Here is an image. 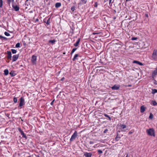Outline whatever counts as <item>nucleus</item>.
<instances>
[{
  "mask_svg": "<svg viewBox=\"0 0 157 157\" xmlns=\"http://www.w3.org/2000/svg\"><path fill=\"white\" fill-rule=\"evenodd\" d=\"M64 79V78H62V80H63V79Z\"/></svg>",
  "mask_w": 157,
  "mask_h": 157,
  "instance_id": "603ef678",
  "label": "nucleus"
},
{
  "mask_svg": "<svg viewBox=\"0 0 157 157\" xmlns=\"http://www.w3.org/2000/svg\"><path fill=\"white\" fill-rule=\"evenodd\" d=\"M150 59L154 61L157 60V49H155L153 50Z\"/></svg>",
  "mask_w": 157,
  "mask_h": 157,
  "instance_id": "7ed1b4c3",
  "label": "nucleus"
},
{
  "mask_svg": "<svg viewBox=\"0 0 157 157\" xmlns=\"http://www.w3.org/2000/svg\"><path fill=\"white\" fill-rule=\"evenodd\" d=\"M22 136L24 137L25 138L26 137V136L25 133H24L23 135H22Z\"/></svg>",
  "mask_w": 157,
  "mask_h": 157,
  "instance_id": "ea45409f",
  "label": "nucleus"
},
{
  "mask_svg": "<svg viewBox=\"0 0 157 157\" xmlns=\"http://www.w3.org/2000/svg\"><path fill=\"white\" fill-rule=\"evenodd\" d=\"M98 6L97 3V2H95V5H94V7H97Z\"/></svg>",
  "mask_w": 157,
  "mask_h": 157,
  "instance_id": "e433bc0d",
  "label": "nucleus"
},
{
  "mask_svg": "<svg viewBox=\"0 0 157 157\" xmlns=\"http://www.w3.org/2000/svg\"><path fill=\"white\" fill-rule=\"evenodd\" d=\"M55 100H54L51 103V105H52L54 101Z\"/></svg>",
  "mask_w": 157,
  "mask_h": 157,
  "instance_id": "79ce46f5",
  "label": "nucleus"
},
{
  "mask_svg": "<svg viewBox=\"0 0 157 157\" xmlns=\"http://www.w3.org/2000/svg\"><path fill=\"white\" fill-rule=\"evenodd\" d=\"M36 56L34 55H33L32 56V59H31L32 61L33 62V63H34L36 61Z\"/></svg>",
  "mask_w": 157,
  "mask_h": 157,
  "instance_id": "9d476101",
  "label": "nucleus"
},
{
  "mask_svg": "<svg viewBox=\"0 0 157 157\" xmlns=\"http://www.w3.org/2000/svg\"><path fill=\"white\" fill-rule=\"evenodd\" d=\"M92 154L91 153H86L84 154L86 157H91Z\"/></svg>",
  "mask_w": 157,
  "mask_h": 157,
  "instance_id": "dca6fc26",
  "label": "nucleus"
},
{
  "mask_svg": "<svg viewBox=\"0 0 157 157\" xmlns=\"http://www.w3.org/2000/svg\"><path fill=\"white\" fill-rule=\"evenodd\" d=\"M152 75L153 76H155L157 75V67H156L155 70L152 72Z\"/></svg>",
  "mask_w": 157,
  "mask_h": 157,
  "instance_id": "9b49d317",
  "label": "nucleus"
},
{
  "mask_svg": "<svg viewBox=\"0 0 157 157\" xmlns=\"http://www.w3.org/2000/svg\"><path fill=\"white\" fill-rule=\"evenodd\" d=\"M98 34V33H93V34H94V35H95V34Z\"/></svg>",
  "mask_w": 157,
  "mask_h": 157,
  "instance_id": "c03bdc74",
  "label": "nucleus"
},
{
  "mask_svg": "<svg viewBox=\"0 0 157 157\" xmlns=\"http://www.w3.org/2000/svg\"><path fill=\"white\" fill-rule=\"evenodd\" d=\"M7 54H8V58L9 59H10L12 57L11 52L10 51H7Z\"/></svg>",
  "mask_w": 157,
  "mask_h": 157,
  "instance_id": "f8f14e48",
  "label": "nucleus"
},
{
  "mask_svg": "<svg viewBox=\"0 0 157 157\" xmlns=\"http://www.w3.org/2000/svg\"><path fill=\"white\" fill-rule=\"evenodd\" d=\"M11 51L13 54H15L17 52V51L14 49H12Z\"/></svg>",
  "mask_w": 157,
  "mask_h": 157,
  "instance_id": "a878e982",
  "label": "nucleus"
},
{
  "mask_svg": "<svg viewBox=\"0 0 157 157\" xmlns=\"http://www.w3.org/2000/svg\"><path fill=\"white\" fill-rule=\"evenodd\" d=\"M19 57L18 55H15L13 56V61L14 62L17 60Z\"/></svg>",
  "mask_w": 157,
  "mask_h": 157,
  "instance_id": "0eeeda50",
  "label": "nucleus"
},
{
  "mask_svg": "<svg viewBox=\"0 0 157 157\" xmlns=\"http://www.w3.org/2000/svg\"><path fill=\"white\" fill-rule=\"evenodd\" d=\"M117 136H116V137L115 138V140L116 141H118L119 140L120 138H121V137L122 135H119V132L117 131Z\"/></svg>",
  "mask_w": 157,
  "mask_h": 157,
  "instance_id": "6e6552de",
  "label": "nucleus"
},
{
  "mask_svg": "<svg viewBox=\"0 0 157 157\" xmlns=\"http://www.w3.org/2000/svg\"><path fill=\"white\" fill-rule=\"evenodd\" d=\"M120 86L118 85H115L111 87V88L113 90H117L120 88Z\"/></svg>",
  "mask_w": 157,
  "mask_h": 157,
  "instance_id": "423d86ee",
  "label": "nucleus"
},
{
  "mask_svg": "<svg viewBox=\"0 0 157 157\" xmlns=\"http://www.w3.org/2000/svg\"><path fill=\"white\" fill-rule=\"evenodd\" d=\"M15 47L17 48H19L20 47V43H17L15 46Z\"/></svg>",
  "mask_w": 157,
  "mask_h": 157,
  "instance_id": "c756f323",
  "label": "nucleus"
},
{
  "mask_svg": "<svg viewBox=\"0 0 157 157\" xmlns=\"http://www.w3.org/2000/svg\"><path fill=\"white\" fill-rule=\"evenodd\" d=\"M13 101L15 103H16L17 101V98L14 97L13 98Z\"/></svg>",
  "mask_w": 157,
  "mask_h": 157,
  "instance_id": "cd10ccee",
  "label": "nucleus"
},
{
  "mask_svg": "<svg viewBox=\"0 0 157 157\" xmlns=\"http://www.w3.org/2000/svg\"><path fill=\"white\" fill-rule=\"evenodd\" d=\"M4 74L6 75H7L8 74L9 71L7 69H6L4 71Z\"/></svg>",
  "mask_w": 157,
  "mask_h": 157,
  "instance_id": "412c9836",
  "label": "nucleus"
},
{
  "mask_svg": "<svg viewBox=\"0 0 157 157\" xmlns=\"http://www.w3.org/2000/svg\"><path fill=\"white\" fill-rule=\"evenodd\" d=\"M98 152L99 154H101L102 153V151L100 150H99L98 151Z\"/></svg>",
  "mask_w": 157,
  "mask_h": 157,
  "instance_id": "72a5a7b5",
  "label": "nucleus"
},
{
  "mask_svg": "<svg viewBox=\"0 0 157 157\" xmlns=\"http://www.w3.org/2000/svg\"><path fill=\"white\" fill-rule=\"evenodd\" d=\"M156 157H157V156Z\"/></svg>",
  "mask_w": 157,
  "mask_h": 157,
  "instance_id": "4d7b16f0",
  "label": "nucleus"
},
{
  "mask_svg": "<svg viewBox=\"0 0 157 157\" xmlns=\"http://www.w3.org/2000/svg\"><path fill=\"white\" fill-rule=\"evenodd\" d=\"M90 144H93V142H92V141H90Z\"/></svg>",
  "mask_w": 157,
  "mask_h": 157,
  "instance_id": "de8ad7c7",
  "label": "nucleus"
},
{
  "mask_svg": "<svg viewBox=\"0 0 157 157\" xmlns=\"http://www.w3.org/2000/svg\"><path fill=\"white\" fill-rule=\"evenodd\" d=\"M3 5L2 0H0V7H2Z\"/></svg>",
  "mask_w": 157,
  "mask_h": 157,
  "instance_id": "bb28decb",
  "label": "nucleus"
},
{
  "mask_svg": "<svg viewBox=\"0 0 157 157\" xmlns=\"http://www.w3.org/2000/svg\"><path fill=\"white\" fill-rule=\"evenodd\" d=\"M132 132H131V131H130L129 132H128V134H132Z\"/></svg>",
  "mask_w": 157,
  "mask_h": 157,
  "instance_id": "37998d69",
  "label": "nucleus"
},
{
  "mask_svg": "<svg viewBox=\"0 0 157 157\" xmlns=\"http://www.w3.org/2000/svg\"><path fill=\"white\" fill-rule=\"evenodd\" d=\"M5 35L7 36H10V34L8 33L5 32L4 33Z\"/></svg>",
  "mask_w": 157,
  "mask_h": 157,
  "instance_id": "c85d7f7f",
  "label": "nucleus"
},
{
  "mask_svg": "<svg viewBox=\"0 0 157 157\" xmlns=\"http://www.w3.org/2000/svg\"><path fill=\"white\" fill-rule=\"evenodd\" d=\"M78 54H76L75 55L73 59V61H74L75 59H76V58L78 57Z\"/></svg>",
  "mask_w": 157,
  "mask_h": 157,
  "instance_id": "b1692460",
  "label": "nucleus"
},
{
  "mask_svg": "<svg viewBox=\"0 0 157 157\" xmlns=\"http://www.w3.org/2000/svg\"><path fill=\"white\" fill-rule=\"evenodd\" d=\"M137 39V37H132V40H136Z\"/></svg>",
  "mask_w": 157,
  "mask_h": 157,
  "instance_id": "c9c22d12",
  "label": "nucleus"
},
{
  "mask_svg": "<svg viewBox=\"0 0 157 157\" xmlns=\"http://www.w3.org/2000/svg\"><path fill=\"white\" fill-rule=\"evenodd\" d=\"M109 120H110V121L111 120V118H110V117H109Z\"/></svg>",
  "mask_w": 157,
  "mask_h": 157,
  "instance_id": "49530a36",
  "label": "nucleus"
},
{
  "mask_svg": "<svg viewBox=\"0 0 157 157\" xmlns=\"http://www.w3.org/2000/svg\"><path fill=\"white\" fill-rule=\"evenodd\" d=\"M68 1H70V0H68Z\"/></svg>",
  "mask_w": 157,
  "mask_h": 157,
  "instance_id": "5fc2aeb1",
  "label": "nucleus"
},
{
  "mask_svg": "<svg viewBox=\"0 0 157 157\" xmlns=\"http://www.w3.org/2000/svg\"><path fill=\"white\" fill-rule=\"evenodd\" d=\"M151 104H152L153 105L155 106L157 105V103L155 101H152Z\"/></svg>",
  "mask_w": 157,
  "mask_h": 157,
  "instance_id": "aec40b11",
  "label": "nucleus"
},
{
  "mask_svg": "<svg viewBox=\"0 0 157 157\" xmlns=\"http://www.w3.org/2000/svg\"><path fill=\"white\" fill-rule=\"evenodd\" d=\"M145 110V108L144 106H141L140 107V112L143 113Z\"/></svg>",
  "mask_w": 157,
  "mask_h": 157,
  "instance_id": "2eb2a0df",
  "label": "nucleus"
},
{
  "mask_svg": "<svg viewBox=\"0 0 157 157\" xmlns=\"http://www.w3.org/2000/svg\"><path fill=\"white\" fill-rule=\"evenodd\" d=\"M109 0V3H113V1H114V0Z\"/></svg>",
  "mask_w": 157,
  "mask_h": 157,
  "instance_id": "4c0bfd02",
  "label": "nucleus"
},
{
  "mask_svg": "<svg viewBox=\"0 0 157 157\" xmlns=\"http://www.w3.org/2000/svg\"><path fill=\"white\" fill-rule=\"evenodd\" d=\"M132 85H128L125 86L126 87H131Z\"/></svg>",
  "mask_w": 157,
  "mask_h": 157,
  "instance_id": "a19ab883",
  "label": "nucleus"
},
{
  "mask_svg": "<svg viewBox=\"0 0 157 157\" xmlns=\"http://www.w3.org/2000/svg\"><path fill=\"white\" fill-rule=\"evenodd\" d=\"M27 1H28V0H26Z\"/></svg>",
  "mask_w": 157,
  "mask_h": 157,
  "instance_id": "6e6d98bb",
  "label": "nucleus"
},
{
  "mask_svg": "<svg viewBox=\"0 0 157 157\" xmlns=\"http://www.w3.org/2000/svg\"><path fill=\"white\" fill-rule=\"evenodd\" d=\"M107 130L106 129H105V130H104V133H106L107 132Z\"/></svg>",
  "mask_w": 157,
  "mask_h": 157,
  "instance_id": "a18cd8bd",
  "label": "nucleus"
},
{
  "mask_svg": "<svg viewBox=\"0 0 157 157\" xmlns=\"http://www.w3.org/2000/svg\"><path fill=\"white\" fill-rule=\"evenodd\" d=\"M71 10L73 12L75 10V7L74 6H72L71 8Z\"/></svg>",
  "mask_w": 157,
  "mask_h": 157,
  "instance_id": "473e14b6",
  "label": "nucleus"
},
{
  "mask_svg": "<svg viewBox=\"0 0 157 157\" xmlns=\"http://www.w3.org/2000/svg\"><path fill=\"white\" fill-rule=\"evenodd\" d=\"M10 74L11 76H13L16 75L15 73L14 72L11 71L10 73Z\"/></svg>",
  "mask_w": 157,
  "mask_h": 157,
  "instance_id": "a211bd4d",
  "label": "nucleus"
},
{
  "mask_svg": "<svg viewBox=\"0 0 157 157\" xmlns=\"http://www.w3.org/2000/svg\"><path fill=\"white\" fill-rule=\"evenodd\" d=\"M128 154H127V155L126 157H128Z\"/></svg>",
  "mask_w": 157,
  "mask_h": 157,
  "instance_id": "3c124183",
  "label": "nucleus"
},
{
  "mask_svg": "<svg viewBox=\"0 0 157 157\" xmlns=\"http://www.w3.org/2000/svg\"><path fill=\"white\" fill-rule=\"evenodd\" d=\"M2 38V36H0V39Z\"/></svg>",
  "mask_w": 157,
  "mask_h": 157,
  "instance_id": "09e8293b",
  "label": "nucleus"
},
{
  "mask_svg": "<svg viewBox=\"0 0 157 157\" xmlns=\"http://www.w3.org/2000/svg\"><path fill=\"white\" fill-rule=\"evenodd\" d=\"M82 2L84 4H85L86 3L87 0H81Z\"/></svg>",
  "mask_w": 157,
  "mask_h": 157,
  "instance_id": "2f4dec72",
  "label": "nucleus"
},
{
  "mask_svg": "<svg viewBox=\"0 0 157 157\" xmlns=\"http://www.w3.org/2000/svg\"><path fill=\"white\" fill-rule=\"evenodd\" d=\"M105 116L107 117H108V116H107V115H105Z\"/></svg>",
  "mask_w": 157,
  "mask_h": 157,
  "instance_id": "864d4df0",
  "label": "nucleus"
},
{
  "mask_svg": "<svg viewBox=\"0 0 157 157\" xmlns=\"http://www.w3.org/2000/svg\"><path fill=\"white\" fill-rule=\"evenodd\" d=\"M152 93L154 94L155 93H157V90L156 89H152Z\"/></svg>",
  "mask_w": 157,
  "mask_h": 157,
  "instance_id": "4be33fe9",
  "label": "nucleus"
},
{
  "mask_svg": "<svg viewBox=\"0 0 157 157\" xmlns=\"http://www.w3.org/2000/svg\"><path fill=\"white\" fill-rule=\"evenodd\" d=\"M149 118L151 119H152L153 118V115L151 113H150V116H149Z\"/></svg>",
  "mask_w": 157,
  "mask_h": 157,
  "instance_id": "393cba45",
  "label": "nucleus"
},
{
  "mask_svg": "<svg viewBox=\"0 0 157 157\" xmlns=\"http://www.w3.org/2000/svg\"><path fill=\"white\" fill-rule=\"evenodd\" d=\"M116 19V17H113V19Z\"/></svg>",
  "mask_w": 157,
  "mask_h": 157,
  "instance_id": "8fccbe9b",
  "label": "nucleus"
},
{
  "mask_svg": "<svg viewBox=\"0 0 157 157\" xmlns=\"http://www.w3.org/2000/svg\"><path fill=\"white\" fill-rule=\"evenodd\" d=\"M25 104V100L22 97H21L20 99V103L18 108L21 109L22 108V106Z\"/></svg>",
  "mask_w": 157,
  "mask_h": 157,
  "instance_id": "20e7f679",
  "label": "nucleus"
},
{
  "mask_svg": "<svg viewBox=\"0 0 157 157\" xmlns=\"http://www.w3.org/2000/svg\"><path fill=\"white\" fill-rule=\"evenodd\" d=\"M146 132L148 135L155 136V131L153 128H150L146 130Z\"/></svg>",
  "mask_w": 157,
  "mask_h": 157,
  "instance_id": "f03ea898",
  "label": "nucleus"
},
{
  "mask_svg": "<svg viewBox=\"0 0 157 157\" xmlns=\"http://www.w3.org/2000/svg\"><path fill=\"white\" fill-rule=\"evenodd\" d=\"M56 42L55 40H49V43H50L52 44H54Z\"/></svg>",
  "mask_w": 157,
  "mask_h": 157,
  "instance_id": "6ab92c4d",
  "label": "nucleus"
},
{
  "mask_svg": "<svg viewBox=\"0 0 157 157\" xmlns=\"http://www.w3.org/2000/svg\"><path fill=\"white\" fill-rule=\"evenodd\" d=\"M77 136V132L75 131L72 135L70 139V141L71 142L73 141L74 140H75Z\"/></svg>",
  "mask_w": 157,
  "mask_h": 157,
  "instance_id": "39448f33",
  "label": "nucleus"
},
{
  "mask_svg": "<svg viewBox=\"0 0 157 157\" xmlns=\"http://www.w3.org/2000/svg\"><path fill=\"white\" fill-rule=\"evenodd\" d=\"M80 38L78 39V40L76 41V43L74 44V46L75 47L78 46L80 42Z\"/></svg>",
  "mask_w": 157,
  "mask_h": 157,
  "instance_id": "4468645a",
  "label": "nucleus"
},
{
  "mask_svg": "<svg viewBox=\"0 0 157 157\" xmlns=\"http://www.w3.org/2000/svg\"><path fill=\"white\" fill-rule=\"evenodd\" d=\"M77 49V48H74L72 51V52H71V54H72Z\"/></svg>",
  "mask_w": 157,
  "mask_h": 157,
  "instance_id": "7c9ffc66",
  "label": "nucleus"
},
{
  "mask_svg": "<svg viewBox=\"0 0 157 157\" xmlns=\"http://www.w3.org/2000/svg\"><path fill=\"white\" fill-rule=\"evenodd\" d=\"M133 63H137V64L140 65H143V64H142V63H141L138 61H136V60L133 61Z\"/></svg>",
  "mask_w": 157,
  "mask_h": 157,
  "instance_id": "ddd939ff",
  "label": "nucleus"
},
{
  "mask_svg": "<svg viewBox=\"0 0 157 157\" xmlns=\"http://www.w3.org/2000/svg\"><path fill=\"white\" fill-rule=\"evenodd\" d=\"M8 2V4H10L11 1H14V0H7Z\"/></svg>",
  "mask_w": 157,
  "mask_h": 157,
  "instance_id": "f704fd0d",
  "label": "nucleus"
},
{
  "mask_svg": "<svg viewBox=\"0 0 157 157\" xmlns=\"http://www.w3.org/2000/svg\"><path fill=\"white\" fill-rule=\"evenodd\" d=\"M128 129V128L126 124L120 123L117 125V130L119 132H125Z\"/></svg>",
  "mask_w": 157,
  "mask_h": 157,
  "instance_id": "f257e3e1",
  "label": "nucleus"
},
{
  "mask_svg": "<svg viewBox=\"0 0 157 157\" xmlns=\"http://www.w3.org/2000/svg\"><path fill=\"white\" fill-rule=\"evenodd\" d=\"M13 8L14 9V10L16 11H17L19 10V7L17 5H12Z\"/></svg>",
  "mask_w": 157,
  "mask_h": 157,
  "instance_id": "1a4fd4ad",
  "label": "nucleus"
},
{
  "mask_svg": "<svg viewBox=\"0 0 157 157\" xmlns=\"http://www.w3.org/2000/svg\"><path fill=\"white\" fill-rule=\"evenodd\" d=\"M61 6V4L60 3H56L55 6L56 8H58Z\"/></svg>",
  "mask_w": 157,
  "mask_h": 157,
  "instance_id": "f3484780",
  "label": "nucleus"
},
{
  "mask_svg": "<svg viewBox=\"0 0 157 157\" xmlns=\"http://www.w3.org/2000/svg\"><path fill=\"white\" fill-rule=\"evenodd\" d=\"M145 16L146 17H148V14H147V13L145 14Z\"/></svg>",
  "mask_w": 157,
  "mask_h": 157,
  "instance_id": "58836bf2",
  "label": "nucleus"
},
{
  "mask_svg": "<svg viewBox=\"0 0 157 157\" xmlns=\"http://www.w3.org/2000/svg\"><path fill=\"white\" fill-rule=\"evenodd\" d=\"M18 130L19 131V132L21 133V135H23V134L24 133V132L21 130V129L20 128H18Z\"/></svg>",
  "mask_w": 157,
  "mask_h": 157,
  "instance_id": "5701e85b",
  "label": "nucleus"
}]
</instances>
